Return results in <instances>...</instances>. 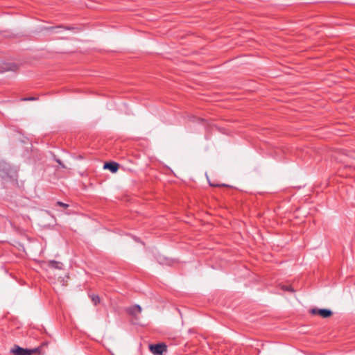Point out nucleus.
<instances>
[{
  "label": "nucleus",
  "instance_id": "3",
  "mask_svg": "<svg viewBox=\"0 0 355 355\" xmlns=\"http://www.w3.org/2000/svg\"><path fill=\"white\" fill-rule=\"evenodd\" d=\"M311 313L313 315H319L323 318H327L332 315L333 313L329 309H312L311 310Z\"/></svg>",
  "mask_w": 355,
  "mask_h": 355
},
{
  "label": "nucleus",
  "instance_id": "13",
  "mask_svg": "<svg viewBox=\"0 0 355 355\" xmlns=\"http://www.w3.org/2000/svg\"><path fill=\"white\" fill-rule=\"evenodd\" d=\"M56 162L62 167L65 168V166L62 163V162L60 159H57Z\"/></svg>",
  "mask_w": 355,
  "mask_h": 355
},
{
  "label": "nucleus",
  "instance_id": "9",
  "mask_svg": "<svg viewBox=\"0 0 355 355\" xmlns=\"http://www.w3.org/2000/svg\"><path fill=\"white\" fill-rule=\"evenodd\" d=\"M282 290L286 291H289V292H291V293L295 292V291L291 288V286L283 285L282 286Z\"/></svg>",
  "mask_w": 355,
  "mask_h": 355
},
{
  "label": "nucleus",
  "instance_id": "5",
  "mask_svg": "<svg viewBox=\"0 0 355 355\" xmlns=\"http://www.w3.org/2000/svg\"><path fill=\"white\" fill-rule=\"evenodd\" d=\"M127 312L136 318L137 315L141 312V308L139 305H134L128 308Z\"/></svg>",
  "mask_w": 355,
  "mask_h": 355
},
{
  "label": "nucleus",
  "instance_id": "10",
  "mask_svg": "<svg viewBox=\"0 0 355 355\" xmlns=\"http://www.w3.org/2000/svg\"><path fill=\"white\" fill-rule=\"evenodd\" d=\"M55 205H58V206L61 207L63 209H67V208L69 207V205L68 204L64 203V202H60V201H58Z\"/></svg>",
  "mask_w": 355,
  "mask_h": 355
},
{
  "label": "nucleus",
  "instance_id": "11",
  "mask_svg": "<svg viewBox=\"0 0 355 355\" xmlns=\"http://www.w3.org/2000/svg\"><path fill=\"white\" fill-rule=\"evenodd\" d=\"M37 99V98H35V97H28V98H24L22 100L23 101H35Z\"/></svg>",
  "mask_w": 355,
  "mask_h": 355
},
{
  "label": "nucleus",
  "instance_id": "4",
  "mask_svg": "<svg viewBox=\"0 0 355 355\" xmlns=\"http://www.w3.org/2000/svg\"><path fill=\"white\" fill-rule=\"evenodd\" d=\"M156 259L157 260V261L160 263V264H163V265H168V266H171L173 263L174 262V260L171 259H169L166 257H164L163 255H161V254H159L156 257Z\"/></svg>",
  "mask_w": 355,
  "mask_h": 355
},
{
  "label": "nucleus",
  "instance_id": "6",
  "mask_svg": "<svg viewBox=\"0 0 355 355\" xmlns=\"http://www.w3.org/2000/svg\"><path fill=\"white\" fill-rule=\"evenodd\" d=\"M119 165L116 162H106L104 168L109 169L112 173H116L119 169Z\"/></svg>",
  "mask_w": 355,
  "mask_h": 355
},
{
  "label": "nucleus",
  "instance_id": "12",
  "mask_svg": "<svg viewBox=\"0 0 355 355\" xmlns=\"http://www.w3.org/2000/svg\"><path fill=\"white\" fill-rule=\"evenodd\" d=\"M211 186L212 187H226L227 185L223 184H210Z\"/></svg>",
  "mask_w": 355,
  "mask_h": 355
},
{
  "label": "nucleus",
  "instance_id": "8",
  "mask_svg": "<svg viewBox=\"0 0 355 355\" xmlns=\"http://www.w3.org/2000/svg\"><path fill=\"white\" fill-rule=\"evenodd\" d=\"M89 297L91 298L92 302L94 303L95 306L100 303V297L98 295L92 294L90 295Z\"/></svg>",
  "mask_w": 355,
  "mask_h": 355
},
{
  "label": "nucleus",
  "instance_id": "1",
  "mask_svg": "<svg viewBox=\"0 0 355 355\" xmlns=\"http://www.w3.org/2000/svg\"><path fill=\"white\" fill-rule=\"evenodd\" d=\"M37 351V348L33 349H24L19 345H15L10 349V353L14 355H33Z\"/></svg>",
  "mask_w": 355,
  "mask_h": 355
},
{
  "label": "nucleus",
  "instance_id": "7",
  "mask_svg": "<svg viewBox=\"0 0 355 355\" xmlns=\"http://www.w3.org/2000/svg\"><path fill=\"white\" fill-rule=\"evenodd\" d=\"M48 266L50 268L62 270L63 268V264L62 263L54 260H51L48 261Z\"/></svg>",
  "mask_w": 355,
  "mask_h": 355
},
{
  "label": "nucleus",
  "instance_id": "2",
  "mask_svg": "<svg viewBox=\"0 0 355 355\" xmlns=\"http://www.w3.org/2000/svg\"><path fill=\"white\" fill-rule=\"evenodd\" d=\"M149 348L154 355H162L166 351V345L164 343L150 345Z\"/></svg>",
  "mask_w": 355,
  "mask_h": 355
}]
</instances>
